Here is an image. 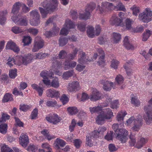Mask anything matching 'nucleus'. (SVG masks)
Here are the masks:
<instances>
[{"instance_id": "1", "label": "nucleus", "mask_w": 152, "mask_h": 152, "mask_svg": "<svg viewBox=\"0 0 152 152\" xmlns=\"http://www.w3.org/2000/svg\"><path fill=\"white\" fill-rule=\"evenodd\" d=\"M102 107H96V112L100 114L97 117L96 121L99 124H102L105 119H109L113 116V113L109 108L102 109Z\"/></svg>"}, {"instance_id": "2", "label": "nucleus", "mask_w": 152, "mask_h": 152, "mask_svg": "<svg viewBox=\"0 0 152 152\" xmlns=\"http://www.w3.org/2000/svg\"><path fill=\"white\" fill-rule=\"evenodd\" d=\"M58 4V0H50L49 1H46L43 2L42 4L43 8H39L42 18H45L48 13L55 10L57 7Z\"/></svg>"}, {"instance_id": "3", "label": "nucleus", "mask_w": 152, "mask_h": 152, "mask_svg": "<svg viewBox=\"0 0 152 152\" xmlns=\"http://www.w3.org/2000/svg\"><path fill=\"white\" fill-rule=\"evenodd\" d=\"M118 128V124L115 123L113 125L112 128L115 132L114 135L122 143H125L128 139V131L125 129H119Z\"/></svg>"}, {"instance_id": "4", "label": "nucleus", "mask_w": 152, "mask_h": 152, "mask_svg": "<svg viewBox=\"0 0 152 152\" xmlns=\"http://www.w3.org/2000/svg\"><path fill=\"white\" fill-rule=\"evenodd\" d=\"M34 56L31 54L23 57L21 56H16L14 58L15 64L20 66L22 64L26 65L32 62Z\"/></svg>"}, {"instance_id": "5", "label": "nucleus", "mask_w": 152, "mask_h": 152, "mask_svg": "<svg viewBox=\"0 0 152 152\" xmlns=\"http://www.w3.org/2000/svg\"><path fill=\"white\" fill-rule=\"evenodd\" d=\"M149 105L144 107V109L146 114L143 116V118L147 124H149L152 121V98L148 102Z\"/></svg>"}, {"instance_id": "6", "label": "nucleus", "mask_w": 152, "mask_h": 152, "mask_svg": "<svg viewBox=\"0 0 152 152\" xmlns=\"http://www.w3.org/2000/svg\"><path fill=\"white\" fill-rule=\"evenodd\" d=\"M29 14L31 25L34 26L39 25L40 23V16L37 11L35 10H33L29 12Z\"/></svg>"}, {"instance_id": "7", "label": "nucleus", "mask_w": 152, "mask_h": 152, "mask_svg": "<svg viewBox=\"0 0 152 152\" xmlns=\"http://www.w3.org/2000/svg\"><path fill=\"white\" fill-rule=\"evenodd\" d=\"M139 19L144 23H148L152 20V12L149 9H146L144 12L139 15Z\"/></svg>"}, {"instance_id": "8", "label": "nucleus", "mask_w": 152, "mask_h": 152, "mask_svg": "<svg viewBox=\"0 0 152 152\" xmlns=\"http://www.w3.org/2000/svg\"><path fill=\"white\" fill-rule=\"evenodd\" d=\"M94 4H90L86 8L84 13L80 12L79 14V18L85 20L88 19L90 16V12L94 9Z\"/></svg>"}, {"instance_id": "9", "label": "nucleus", "mask_w": 152, "mask_h": 152, "mask_svg": "<svg viewBox=\"0 0 152 152\" xmlns=\"http://www.w3.org/2000/svg\"><path fill=\"white\" fill-rule=\"evenodd\" d=\"M75 25L69 19L66 20L64 27L61 29L60 34H61L66 35L68 33L69 30L70 28H74Z\"/></svg>"}, {"instance_id": "10", "label": "nucleus", "mask_w": 152, "mask_h": 152, "mask_svg": "<svg viewBox=\"0 0 152 152\" xmlns=\"http://www.w3.org/2000/svg\"><path fill=\"white\" fill-rule=\"evenodd\" d=\"M46 119L48 122L53 124H56L61 120L60 117L55 113H51L47 115L46 117Z\"/></svg>"}, {"instance_id": "11", "label": "nucleus", "mask_w": 152, "mask_h": 152, "mask_svg": "<svg viewBox=\"0 0 152 152\" xmlns=\"http://www.w3.org/2000/svg\"><path fill=\"white\" fill-rule=\"evenodd\" d=\"M44 46V41L40 37H37L35 39L32 51L35 52L42 48Z\"/></svg>"}, {"instance_id": "12", "label": "nucleus", "mask_w": 152, "mask_h": 152, "mask_svg": "<svg viewBox=\"0 0 152 152\" xmlns=\"http://www.w3.org/2000/svg\"><path fill=\"white\" fill-rule=\"evenodd\" d=\"M62 67L61 64L58 61H56L53 63L52 69L51 70V72L52 74L60 76L61 75V72L59 69Z\"/></svg>"}, {"instance_id": "13", "label": "nucleus", "mask_w": 152, "mask_h": 152, "mask_svg": "<svg viewBox=\"0 0 152 152\" xmlns=\"http://www.w3.org/2000/svg\"><path fill=\"white\" fill-rule=\"evenodd\" d=\"M80 88L79 83L76 81H73L69 83L67 88L68 91L70 92L76 91Z\"/></svg>"}, {"instance_id": "14", "label": "nucleus", "mask_w": 152, "mask_h": 152, "mask_svg": "<svg viewBox=\"0 0 152 152\" xmlns=\"http://www.w3.org/2000/svg\"><path fill=\"white\" fill-rule=\"evenodd\" d=\"M6 49L7 50H11L15 52L18 53L20 49L15 43L12 41L10 40L8 42L6 46Z\"/></svg>"}, {"instance_id": "15", "label": "nucleus", "mask_w": 152, "mask_h": 152, "mask_svg": "<svg viewBox=\"0 0 152 152\" xmlns=\"http://www.w3.org/2000/svg\"><path fill=\"white\" fill-rule=\"evenodd\" d=\"M20 144L23 147H26L29 143L28 137L26 133H22L19 138Z\"/></svg>"}, {"instance_id": "16", "label": "nucleus", "mask_w": 152, "mask_h": 152, "mask_svg": "<svg viewBox=\"0 0 152 152\" xmlns=\"http://www.w3.org/2000/svg\"><path fill=\"white\" fill-rule=\"evenodd\" d=\"M44 83L46 86H50L55 88H58L60 86V84L58 79L57 77L53 78L51 82L50 80H45L44 81Z\"/></svg>"}, {"instance_id": "17", "label": "nucleus", "mask_w": 152, "mask_h": 152, "mask_svg": "<svg viewBox=\"0 0 152 152\" xmlns=\"http://www.w3.org/2000/svg\"><path fill=\"white\" fill-rule=\"evenodd\" d=\"M110 23L112 25L123 26L122 19L118 18L115 14L113 15L110 19Z\"/></svg>"}, {"instance_id": "18", "label": "nucleus", "mask_w": 152, "mask_h": 152, "mask_svg": "<svg viewBox=\"0 0 152 152\" xmlns=\"http://www.w3.org/2000/svg\"><path fill=\"white\" fill-rule=\"evenodd\" d=\"M46 95L48 97L57 99L59 97L60 94L59 91L50 89L47 90Z\"/></svg>"}, {"instance_id": "19", "label": "nucleus", "mask_w": 152, "mask_h": 152, "mask_svg": "<svg viewBox=\"0 0 152 152\" xmlns=\"http://www.w3.org/2000/svg\"><path fill=\"white\" fill-rule=\"evenodd\" d=\"M142 121L141 118H137L136 120L134 121V126L132 128V129L134 131L138 132L142 125Z\"/></svg>"}, {"instance_id": "20", "label": "nucleus", "mask_w": 152, "mask_h": 152, "mask_svg": "<svg viewBox=\"0 0 152 152\" xmlns=\"http://www.w3.org/2000/svg\"><path fill=\"white\" fill-rule=\"evenodd\" d=\"M11 19L15 23H17L20 25L26 26L27 25V20L26 18H22L18 20V18L12 16Z\"/></svg>"}, {"instance_id": "21", "label": "nucleus", "mask_w": 152, "mask_h": 152, "mask_svg": "<svg viewBox=\"0 0 152 152\" xmlns=\"http://www.w3.org/2000/svg\"><path fill=\"white\" fill-rule=\"evenodd\" d=\"M77 64L76 62L75 61L69 62L66 59L65 62L63 63V65L64 69L65 70H67L70 68H73Z\"/></svg>"}, {"instance_id": "22", "label": "nucleus", "mask_w": 152, "mask_h": 152, "mask_svg": "<svg viewBox=\"0 0 152 152\" xmlns=\"http://www.w3.org/2000/svg\"><path fill=\"white\" fill-rule=\"evenodd\" d=\"M59 31V28H58L55 27L52 31H46L44 33V34L46 37L49 38L55 35L56 34L58 33Z\"/></svg>"}, {"instance_id": "23", "label": "nucleus", "mask_w": 152, "mask_h": 152, "mask_svg": "<svg viewBox=\"0 0 152 152\" xmlns=\"http://www.w3.org/2000/svg\"><path fill=\"white\" fill-rule=\"evenodd\" d=\"M65 144L66 142L63 140L58 138L55 140L54 143L55 147L57 149H59L60 146L64 147Z\"/></svg>"}, {"instance_id": "24", "label": "nucleus", "mask_w": 152, "mask_h": 152, "mask_svg": "<svg viewBox=\"0 0 152 152\" xmlns=\"http://www.w3.org/2000/svg\"><path fill=\"white\" fill-rule=\"evenodd\" d=\"M21 5L22 3L20 2H17L15 3L13 6L12 13L13 14L17 13L19 11Z\"/></svg>"}, {"instance_id": "25", "label": "nucleus", "mask_w": 152, "mask_h": 152, "mask_svg": "<svg viewBox=\"0 0 152 152\" xmlns=\"http://www.w3.org/2000/svg\"><path fill=\"white\" fill-rule=\"evenodd\" d=\"M7 14L6 10L0 11V24H4L6 20V18L5 16Z\"/></svg>"}, {"instance_id": "26", "label": "nucleus", "mask_w": 152, "mask_h": 152, "mask_svg": "<svg viewBox=\"0 0 152 152\" xmlns=\"http://www.w3.org/2000/svg\"><path fill=\"white\" fill-rule=\"evenodd\" d=\"M41 133L44 136L45 138L49 141L56 137L55 136L50 134L47 131L44 130L42 131Z\"/></svg>"}, {"instance_id": "27", "label": "nucleus", "mask_w": 152, "mask_h": 152, "mask_svg": "<svg viewBox=\"0 0 152 152\" xmlns=\"http://www.w3.org/2000/svg\"><path fill=\"white\" fill-rule=\"evenodd\" d=\"M124 45L125 47L128 50H132L134 47L129 42L128 37H125L124 40Z\"/></svg>"}, {"instance_id": "28", "label": "nucleus", "mask_w": 152, "mask_h": 152, "mask_svg": "<svg viewBox=\"0 0 152 152\" xmlns=\"http://www.w3.org/2000/svg\"><path fill=\"white\" fill-rule=\"evenodd\" d=\"M74 74L73 71L72 70L66 71L63 73L62 77L63 79L64 80H67L70 77L72 76Z\"/></svg>"}, {"instance_id": "29", "label": "nucleus", "mask_w": 152, "mask_h": 152, "mask_svg": "<svg viewBox=\"0 0 152 152\" xmlns=\"http://www.w3.org/2000/svg\"><path fill=\"white\" fill-rule=\"evenodd\" d=\"M133 22L132 20L129 18L126 19L125 21L126 28L128 30L130 31L131 32L133 29L132 27Z\"/></svg>"}, {"instance_id": "30", "label": "nucleus", "mask_w": 152, "mask_h": 152, "mask_svg": "<svg viewBox=\"0 0 152 152\" xmlns=\"http://www.w3.org/2000/svg\"><path fill=\"white\" fill-rule=\"evenodd\" d=\"M93 137L94 138V136L90 134H88L86 137V144L90 147H92L93 145L91 140Z\"/></svg>"}, {"instance_id": "31", "label": "nucleus", "mask_w": 152, "mask_h": 152, "mask_svg": "<svg viewBox=\"0 0 152 152\" xmlns=\"http://www.w3.org/2000/svg\"><path fill=\"white\" fill-rule=\"evenodd\" d=\"M99 56V59H102L105 57V53L104 51L101 48H98L97 50V53L96 54V58Z\"/></svg>"}, {"instance_id": "32", "label": "nucleus", "mask_w": 152, "mask_h": 152, "mask_svg": "<svg viewBox=\"0 0 152 152\" xmlns=\"http://www.w3.org/2000/svg\"><path fill=\"white\" fill-rule=\"evenodd\" d=\"M32 39L30 36H25L23 39V42L24 46L28 45L31 43Z\"/></svg>"}, {"instance_id": "33", "label": "nucleus", "mask_w": 152, "mask_h": 152, "mask_svg": "<svg viewBox=\"0 0 152 152\" xmlns=\"http://www.w3.org/2000/svg\"><path fill=\"white\" fill-rule=\"evenodd\" d=\"M127 114L126 112H121L118 113L116 117V120L118 122L123 123L124 118Z\"/></svg>"}, {"instance_id": "34", "label": "nucleus", "mask_w": 152, "mask_h": 152, "mask_svg": "<svg viewBox=\"0 0 152 152\" xmlns=\"http://www.w3.org/2000/svg\"><path fill=\"white\" fill-rule=\"evenodd\" d=\"M152 34V31L148 29H146L145 32L143 33L142 40L143 41H147L149 37Z\"/></svg>"}, {"instance_id": "35", "label": "nucleus", "mask_w": 152, "mask_h": 152, "mask_svg": "<svg viewBox=\"0 0 152 152\" xmlns=\"http://www.w3.org/2000/svg\"><path fill=\"white\" fill-rule=\"evenodd\" d=\"M113 42L115 43H118L121 39V35L117 33H114L113 34Z\"/></svg>"}, {"instance_id": "36", "label": "nucleus", "mask_w": 152, "mask_h": 152, "mask_svg": "<svg viewBox=\"0 0 152 152\" xmlns=\"http://www.w3.org/2000/svg\"><path fill=\"white\" fill-rule=\"evenodd\" d=\"M31 87L33 89L37 91L39 96H41L42 95L43 92V89L42 88L40 87L35 84L32 85Z\"/></svg>"}, {"instance_id": "37", "label": "nucleus", "mask_w": 152, "mask_h": 152, "mask_svg": "<svg viewBox=\"0 0 152 152\" xmlns=\"http://www.w3.org/2000/svg\"><path fill=\"white\" fill-rule=\"evenodd\" d=\"M40 75L43 78V81L44 82V80H49L48 79L49 77H51L52 75H50V74H49L48 71H44L40 73Z\"/></svg>"}, {"instance_id": "38", "label": "nucleus", "mask_w": 152, "mask_h": 152, "mask_svg": "<svg viewBox=\"0 0 152 152\" xmlns=\"http://www.w3.org/2000/svg\"><path fill=\"white\" fill-rule=\"evenodd\" d=\"M87 33L88 36L89 37H93L94 34V28L91 26H89L88 28Z\"/></svg>"}, {"instance_id": "39", "label": "nucleus", "mask_w": 152, "mask_h": 152, "mask_svg": "<svg viewBox=\"0 0 152 152\" xmlns=\"http://www.w3.org/2000/svg\"><path fill=\"white\" fill-rule=\"evenodd\" d=\"M13 98L11 94L7 93L4 96L2 101L4 102H7L9 101H12Z\"/></svg>"}, {"instance_id": "40", "label": "nucleus", "mask_w": 152, "mask_h": 152, "mask_svg": "<svg viewBox=\"0 0 152 152\" xmlns=\"http://www.w3.org/2000/svg\"><path fill=\"white\" fill-rule=\"evenodd\" d=\"M7 125L6 124H3L0 125V132L3 134H5L7 131Z\"/></svg>"}, {"instance_id": "41", "label": "nucleus", "mask_w": 152, "mask_h": 152, "mask_svg": "<svg viewBox=\"0 0 152 152\" xmlns=\"http://www.w3.org/2000/svg\"><path fill=\"white\" fill-rule=\"evenodd\" d=\"M67 111L69 113L72 115L75 114L78 112L77 108L75 107H69L67 108Z\"/></svg>"}, {"instance_id": "42", "label": "nucleus", "mask_w": 152, "mask_h": 152, "mask_svg": "<svg viewBox=\"0 0 152 152\" xmlns=\"http://www.w3.org/2000/svg\"><path fill=\"white\" fill-rule=\"evenodd\" d=\"M31 107V105H28L24 104H21L20 106V110L24 112H26L29 110Z\"/></svg>"}, {"instance_id": "43", "label": "nucleus", "mask_w": 152, "mask_h": 152, "mask_svg": "<svg viewBox=\"0 0 152 152\" xmlns=\"http://www.w3.org/2000/svg\"><path fill=\"white\" fill-rule=\"evenodd\" d=\"M129 63L127 62L124 66V67L126 69L127 75L130 76L132 75V69L129 67Z\"/></svg>"}, {"instance_id": "44", "label": "nucleus", "mask_w": 152, "mask_h": 152, "mask_svg": "<svg viewBox=\"0 0 152 152\" xmlns=\"http://www.w3.org/2000/svg\"><path fill=\"white\" fill-rule=\"evenodd\" d=\"M12 31L15 34H18L21 33L23 31V30L18 27L14 26L12 28Z\"/></svg>"}, {"instance_id": "45", "label": "nucleus", "mask_w": 152, "mask_h": 152, "mask_svg": "<svg viewBox=\"0 0 152 152\" xmlns=\"http://www.w3.org/2000/svg\"><path fill=\"white\" fill-rule=\"evenodd\" d=\"M9 75L11 78L14 79L17 76V69H14L9 71Z\"/></svg>"}, {"instance_id": "46", "label": "nucleus", "mask_w": 152, "mask_h": 152, "mask_svg": "<svg viewBox=\"0 0 152 152\" xmlns=\"http://www.w3.org/2000/svg\"><path fill=\"white\" fill-rule=\"evenodd\" d=\"M115 80L118 85H121L123 83L124 78L122 75H119L116 77Z\"/></svg>"}, {"instance_id": "47", "label": "nucleus", "mask_w": 152, "mask_h": 152, "mask_svg": "<svg viewBox=\"0 0 152 152\" xmlns=\"http://www.w3.org/2000/svg\"><path fill=\"white\" fill-rule=\"evenodd\" d=\"M38 146L34 145H30L28 148L27 150L32 152H37Z\"/></svg>"}, {"instance_id": "48", "label": "nucleus", "mask_w": 152, "mask_h": 152, "mask_svg": "<svg viewBox=\"0 0 152 152\" xmlns=\"http://www.w3.org/2000/svg\"><path fill=\"white\" fill-rule=\"evenodd\" d=\"M10 118V116L8 114L2 113L1 122H4L7 120L9 119Z\"/></svg>"}, {"instance_id": "49", "label": "nucleus", "mask_w": 152, "mask_h": 152, "mask_svg": "<svg viewBox=\"0 0 152 152\" xmlns=\"http://www.w3.org/2000/svg\"><path fill=\"white\" fill-rule=\"evenodd\" d=\"M144 30V27L142 26H137L135 28H133L132 32L134 33L142 32Z\"/></svg>"}, {"instance_id": "50", "label": "nucleus", "mask_w": 152, "mask_h": 152, "mask_svg": "<svg viewBox=\"0 0 152 152\" xmlns=\"http://www.w3.org/2000/svg\"><path fill=\"white\" fill-rule=\"evenodd\" d=\"M108 148L109 151L111 152L116 151L118 149L114 144L112 143H111L109 145Z\"/></svg>"}, {"instance_id": "51", "label": "nucleus", "mask_w": 152, "mask_h": 152, "mask_svg": "<svg viewBox=\"0 0 152 152\" xmlns=\"http://www.w3.org/2000/svg\"><path fill=\"white\" fill-rule=\"evenodd\" d=\"M7 61V64L10 67L15 64V60L14 58L9 57Z\"/></svg>"}, {"instance_id": "52", "label": "nucleus", "mask_w": 152, "mask_h": 152, "mask_svg": "<svg viewBox=\"0 0 152 152\" xmlns=\"http://www.w3.org/2000/svg\"><path fill=\"white\" fill-rule=\"evenodd\" d=\"M46 105L49 107H56L57 106V103L55 100L48 101L46 102Z\"/></svg>"}, {"instance_id": "53", "label": "nucleus", "mask_w": 152, "mask_h": 152, "mask_svg": "<svg viewBox=\"0 0 152 152\" xmlns=\"http://www.w3.org/2000/svg\"><path fill=\"white\" fill-rule=\"evenodd\" d=\"M80 55L81 58L78 59V61L79 63L81 64L85 63L86 61L85 59V53L83 52H81L80 53Z\"/></svg>"}, {"instance_id": "54", "label": "nucleus", "mask_w": 152, "mask_h": 152, "mask_svg": "<svg viewBox=\"0 0 152 152\" xmlns=\"http://www.w3.org/2000/svg\"><path fill=\"white\" fill-rule=\"evenodd\" d=\"M82 142V141L78 139H76L74 140L73 141L74 145L77 148H80Z\"/></svg>"}, {"instance_id": "55", "label": "nucleus", "mask_w": 152, "mask_h": 152, "mask_svg": "<svg viewBox=\"0 0 152 152\" xmlns=\"http://www.w3.org/2000/svg\"><path fill=\"white\" fill-rule=\"evenodd\" d=\"M145 142L146 141L145 138L142 137L141 138L140 140L138 141V144H139L140 142H141V144L140 145H137V148L138 149L140 148L143 146V145L145 143Z\"/></svg>"}, {"instance_id": "56", "label": "nucleus", "mask_w": 152, "mask_h": 152, "mask_svg": "<svg viewBox=\"0 0 152 152\" xmlns=\"http://www.w3.org/2000/svg\"><path fill=\"white\" fill-rule=\"evenodd\" d=\"M59 41L60 45L63 46L67 43L68 41V39L66 38H60L59 39Z\"/></svg>"}, {"instance_id": "57", "label": "nucleus", "mask_w": 152, "mask_h": 152, "mask_svg": "<svg viewBox=\"0 0 152 152\" xmlns=\"http://www.w3.org/2000/svg\"><path fill=\"white\" fill-rule=\"evenodd\" d=\"M38 115V110L35 109L32 111L31 115V118L32 119H36Z\"/></svg>"}, {"instance_id": "58", "label": "nucleus", "mask_w": 152, "mask_h": 152, "mask_svg": "<svg viewBox=\"0 0 152 152\" xmlns=\"http://www.w3.org/2000/svg\"><path fill=\"white\" fill-rule=\"evenodd\" d=\"M119 62L117 60L113 59L111 61V66L114 69L117 68Z\"/></svg>"}, {"instance_id": "59", "label": "nucleus", "mask_w": 152, "mask_h": 152, "mask_svg": "<svg viewBox=\"0 0 152 152\" xmlns=\"http://www.w3.org/2000/svg\"><path fill=\"white\" fill-rule=\"evenodd\" d=\"M12 150L10 149L7 145H4L1 147V152H9L10 150Z\"/></svg>"}, {"instance_id": "60", "label": "nucleus", "mask_w": 152, "mask_h": 152, "mask_svg": "<svg viewBox=\"0 0 152 152\" xmlns=\"http://www.w3.org/2000/svg\"><path fill=\"white\" fill-rule=\"evenodd\" d=\"M129 138L130 139V145L131 146H134L136 143L135 137L134 135H131L130 136Z\"/></svg>"}, {"instance_id": "61", "label": "nucleus", "mask_w": 152, "mask_h": 152, "mask_svg": "<svg viewBox=\"0 0 152 152\" xmlns=\"http://www.w3.org/2000/svg\"><path fill=\"white\" fill-rule=\"evenodd\" d=\"M113 131H110V132L109 133H108L107 135L105 136V139L108 141L112 140L113 139Z\"/></svg>"}, {"instance_id": "62", "label": "nucleus", "mask_w": 152, "mask_h": 152, "mask_svg": "<svg viewBox=\"0 0 152 152\" xmlns=\"http://www.w3.org/2000/svg\"><path fill=\"white\" fill-rule=\"evenodd\" d=\"M131 9L132 10L133 14L135 16L137 15V13L139 12V9L138 7L134 5L131 8Z\"/></svg>"}, {"instance_id": "63", "label": "nucleus", "mask_w": 152, "mask_h": 152, "mask_svg": "<svg viewBox=\"0 0 152 152\" xmlns=\"http://www.w3.org/2000/svg\"><path fill=\"white\" fill-rule=\"evenodd\" d=\"M60 100L64 104H66L68 102L69 99L64 94L62 96L60 99Z\"/></svg>"}, {"instance_id": "64", "label": "nucleus", "mask_w": 152, "mask_h": 152, "mask_svg": "<svg viewBox=\"0 0 152 152\" xmlns=\"http://www.w3.org/2000/svg\"><path fill=\"white\" fill-rule=\"evenodd\" d=\"M86 24L84 23H79L78 24V28L81 31H83L85 30Z\"/></svg>"}]
</instances>
